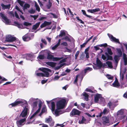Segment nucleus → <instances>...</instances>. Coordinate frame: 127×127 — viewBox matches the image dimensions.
I'll use <instances>...</instances> for the list:
<instances>
[{"mask_svg": "<svg viewBox=\"0 0 127 127\" xmlns=\"http://www.w3.org/2000/svg\"><path fill=\"white\" fill-rule=\"evenodd\" d=\"M53 100L57 101L56 103L57 109L55 110V103L51 101H46L49 107L51 110L53 114L56 116H57L64 113V112L63 111L59 110L63 108L66 104V100L65 99L58 97L54 99Z\"/></svg>", "mask_w": 127, "mask_h": 127, "instance_id": "f257e3e1", "label": "nucleus"}, {"mask_svg": "<svg viewBox=\"0 0 127 127\" xmlns=\"http://www.w3.org/2000/svg\"><path fill=\"white\" fill-rule=\"evenodd\" d=\"M39 69L43 71L44 73H36V75L38 76H45L47 77L49 76V72H51L50 69L46 68H40Z\"/></svg>", "mask_w": 127, "mask_h": 127, "instance_id": "f03ea898", "label": "nucleus"}, {"mask_svg": "<svg viewBox=\"0 0 127 127\" xmlns=\"http://www.w3.org/2000/svg\"><path fill=\"white\" fill-rule=\"evenodd\" d=\"M27 102L26 101L21 99H18L14 102L9 105V106L10 107L13 106H15L17 105L20 104L21 105L27 104Z\"/></svg>", "mask_w": 127, "mask_h": 127, "instance_id": "7ed1b4c3", "label": "nucleus"}, {"mask_svg": "<svg viewBox=\"0 0 127 127\" xmlns=\"http://www.w3.org/2000/svg\"><path fill=\"white\" fill-rule=\"evenodd\" d=\"M37 102H38V110L36 111L33 115H32L31 117L30 118L28 119V120H29V121L28 122V124H29L30 123H32V122L30 121L32 119H33V120H34V119H33V117L34 116L36 115L40 111L41 108V106L42 104V101H41L39 99H38Z\"/></svg>", "mask_w": 127, "mask_h": 127, "instance_id": "20e7f679", "label": "nucleus"}, {"mask_svg": "<svg viewBox=\"0 0 127 127\" xmlns=\"http://www.w3.org/2000/svg\"><path fill=\"white\" fill-rule=\"evenodd\" d=\"M110 117L109 116L103 117L102 119L103 124L106 125H109L110 124Z\"/></svg>", "mask_w": 127, "mask_h": 127, "instance_id": "39448f33", "label": "nucleus"}, {"mask_svg": "<svg viewBox=\"0 0 127 127\" xmlns=\"http://www.w3.org/2000/svg\"><path fill=\"white\" fill-rule=\"evenodd\" d=\"M47 59L50 60L57 61L60 60L61 58H60L54 57L53 56L49 53H48L47 56Z\"/></svg>", "mask_w": 127, "mask_h": 127, "instance_id": "423d86ee", "label": "nucleus"}, {"mask_svg": "<svg viewBox=\"0 0 127 127\" xmlns=\"http://www.w3.org/2000/svg\"><path fill=\"white\" fill-rule=\"evenodd\" d=\"M66 59L64 58L60 61L59 64L60 65L57 66L55 67V69L56 70H58L61 67L65 65L64 62L66 61Z\"/></svg>", "mask_w": 127, "mask_h": 127, "instance_id": "0eeeda50", "label": "nucleus"}, {"mask_svg": "<svg viewBox=\"0 0 127 127\" xmlns=\"http://www.w3.org/2000/svg\"><path fill=\"white\" fill-rule=\"evenodd\" d=\"M0 15L3 19L4 22L7 25H9L11 23L10 21L2 13H0Z\"/></svg>", "mask_w": 127, "mask_h": 127, "instance_id": "6e6552de", "label": "nucleus"}, {"mask_svg": "<svg viewBox=\"0 0 127 127\" xmlns=\"http://www.w3.org/2000/svg\"><path fill=\"white\" fill-rule=\"evenodd\" d=\"M51 22L45 21L40 25V27L41 28H42L46 26H48V27L47 28V29H50L52 27L51 25Z\"/></svg>", "mask_w": 127, "mask_h": 127, "instance_id": "1a4fd4ad", "label": "nucleus"}, {"mask_svg": "<svg viewBox=\"0 0 127 127\" xmlns=\"http://www.w3.org/2000/svg\"><path fill=\"white\" fill-rule=\"evenodd\" d=\"M80 113V112L78 110L74 108L70 112V115L71 116L76 115H79Z\"/></svg>", "mask_w": 127, "mask_h": 127, "instance_id": "9d476101", "label": "nucleus"}, {"mask_svg": "<svg viewBox=\"0 0 127 127\" xmlns=\"http://www.w3.org/2000/svg\"><path fill=\"white\" fill-rule=\"evenodd\" d=\"M16 40V38L15 37H13L10 35H9L6 36V40L8 42H12Z\"/></svg>", "mask_w": 127, "mask_h": 127, "instance_id": "9b49d317", "label": "nucleus"}, {"mask_svg": "<svg viewBox=\"0 0 127 127\" xmlns=\"http://www.w3.org/2000/svg\"><path fill=\"white\" fill-rule=\"evenodd\" d=\"M28 111V107L26 106L24 109L20 114V117H25L27 115Z\"/></svg>", "mask_w": 127, "mask_h": 127, "instance_id": "f8f14e48", "label": "nucleus"}, {"mask_svg": "<svg viewBox=\"0 0 127 127\" xmlns=\"http://www.w3.org/2000/svg\"><path fill=\"white\" fill-rule=\"evenodd\" d=\"M25 118H24L17 121L16 122L17 126L18 127H21L25 124V122L26 121Z\"/></svg>", "mask_w": 127, "mask_h": 127, "instance_id": "ddd939ff", "label": "nucleus"}, {"mask_svg": "<svg viewBox=\"0 0 127 127\" xmlns=\"http://www.w3.org/2000/svg\"><path fill=\"white\" fill-rule=\"evenodd\" d=\"M107 35L111 41L116 43H120L118 39H116V38L113 37L112 35L109 33H108Z\"/></svg>", "mask_w": 127, "mask_h": 127, "instance_id": "4468645a", "label": "nucleus"}, {"mask_svg": "<svg viewBox=\"0 0 127 127\" xmlns=\"http://www.w3.org/2000/svg\"><path fill=\"white\" fill-rule=\"evenodd\" d=\"M116 105L114 102L110 101L108 103L107 106L111 110H113L114 108L116 106Z\"/></svg>", "mask_w": 127, "mask_h": 127, "instance_id": "2eb2a0df", "label": "nucleus"}, {"mask_svg": "<svg viewBox=\"0 0 127 127\" xmlns=\"http://www.w3.org/2000/svg\"><path fill=\"white\" fill-rule=\"evenodd\" d=\"M101 97V95L97 94L95 95L94 101L95 102H98L99 99Z\"/></svg>", "mask_w": 127, "mask_h": 127, "instance_id": "dca6fc26", "label": "nucleus"}, {"mask_svg": "<svg viewBox=\"0 0 127 127\" xmlns=\"http://www.w3.org/2000/svg\"><path fill=\"white\" fill-rule=\"evenodd\" d=\"M88 122H89L87 121L86 120V119L83 116L82 117V120H81L79 121V123L80 124H86L88 123Z\"/></svg>", "mask_w": 127, "mask_h": 127, "instance_id": "f3484780", "label": "nucleus"}, {"mask_svg": "<svg viewBox=\"0 0 127 127\" xmlns=\"http://www.w3.org/2000/svg\"><path fill=\"white\" fill-rule=\"evenodd\" d=\"M3 9H9L11 6L10 4H8L7 5H5L3 3H2L1 5Z\"/></svg>", "mask_w": 127, "mask_h": 127, "instance_id": "a211bd4d", "label": "nucleus"}, {"mask_svg": "<svg viewBox=\"0 0 127 127\" xmlns=\"http://www.w3.org/2000/svg\"><path fill=\"white\" fill-rule=\"evenodd\" d=\"M107 45V44L106 43H105L104 44H101L98 45H97L96 46H94V48L96 50H97L99 49V46H104V47H106Z\"/></svg>", "mask_w": 127, "mask_h": 127, "instance_id": "6ab92c4d", "label": "nucleus"}, {"mask_svg": "<svg viewBox=\"0 0 127 127\" xmlns=\"http://www.w3.org/2000/svg\"><path fill=\"white\" fill-rule=\"evenodd\" d=\"M100 10V9L98 8H96L93 9H89L88 11L92 13H94L96 12H98Z\"/></svg>", "mask_w": 127, "mask_h": 127, "instance_id": "aec40b11", "label": "nucleus"}, {"mask_svg": "<svg viewBox=\"0 0 127 127\" xmlns=\"http://www.w3.org/2000/svg\"><path fill=\"white\" fill-rule=\"evenodd\" d=\"M126 112V110L122 109L118 111L117 114L118 115H123Z\"/></svg>", "mask_w": 127, "mask_h": 127, "instance_id": "412c9836", "label": "nucleus"}, {"mask_svg": "<svg viewBox=\"0 0 127 127\" xmlns=\"http://www.w3.org/2000/svg\"><path fill=\"white\" fill-rule=\"evenodd\" d=\"M96 64L97 65L98 67L99 68H100L102 66V64L101 62L98 59V58H97L96 60Z\"/></svg>", "mask_w": 127, "mask_h": 127, "instance_id": "4be33fe9", "label": "nucleus"}, {"mask_svg": "<svg viewBox=\"0 0 127 127\" xmlns=\"http://www.w3.org/2000/svg\"><path fill=\"white\" fill-rule=\"evenodd\" d=\"M36 115L34 116V117H33V119H34V120H33V119H32V120H31L30 121H31L32 122V123H29V124H28V122L29 121V120H28V119H29L31 117H31H29L28 118V122H27L26 123V124H31L32 123H33V124H38L39 123V121H36L35 122H34V121L35 120V119H34V117Z\"/></svg>", "mask_w": 127, "mask_h": 127, "instance_id": "5701e85b", "label": "nucleus"}, {"mask_svg": "<svg viewBox=\"0 0 127 127\" xmlns=\"http://www.w3.org/2000/svg\"><path fill=\"white\" fill-rule=\"evenodd\" d=\"M123 58L124 61V64L125 65H126L127 64V55L124 53L123 54Z\"/></svg>", "mask_w": 127, "mask_h": 127, "instance_id": "b1692460", "label": "nucleus"}, {"mask_svg": "<svg viewBox=\"0 0 127 127\" xmlns=\"http://www.w3.org/2000/svg\"><path fill=\"white\" fill-rule=\"evenodd\" d=\"M16 9H17L20 12V13H19V14L20 15V17L22 18L24 20V17L22 15V14H23V13L22 11V10H21L20 8H19L17 6L16 7Z\"/></svg>", "mask_w": 127, "mask_h": 127, "instance_id": "393cba45", "label": "nucleus"}, {"mask_svg": "<svg viewBox=\"0 0 127 127\" xmlns=\"http://www.w3.org/2000/svg\"><path fill=\"white\" fill-rule=\"evenodd\" d=\"M46 64L52 67H54L56 65V63L52 62H47Z\"/></svg>", "mask_w": 127, "mask_h": 127, "instance_id": "a878e982", "label": "nucleus"}, {"mask_svg": "<svg viewBox=\"0 0 127 127\" xmlns=\"http://www.w3.org/2000/svg\"><path fill=\"white\" fill-rule=\"evenodd\" d=\"M117 54V56L121 57L122 55V52L121 50L119 48H117L116 49Z\"/></svg>", "mask_w": 127, "mask_h": 127, "instance_id": "bb28decb", "label": "nucleus"}, {"mask_svg": "<svg viewBox=\"0 0 127 127\" xmlns=\"http://www.w3.org/2000/svg\"><path fill=\"white\" fill-rule=\"evenodd\" d=\"M32 55L30 54H27L23 55L24 58H26L27 60H29L30 58L31 57Z\"/></svg>", "mask_w": 127, "mask_h": 127, "instance_id": "cd10ccee", "label": "nucleus"}, {"mask_svg": "<svg viewBox=\"0 0 127 127\" xmlns=\"http://www.w3.org/2000/svg\"><path fill=\"white\" fill-rule=\"evenodd\" d=\"M40 22H38L36 23L35 25H34L32 27V29L35 30L39 27L40 24Z\"/></svg>", "mask_w": 127, "mask_h": 127, "instance_id": "c85d7f7f", "label": "nucleus"}, {"mask_svg": "<svg viewBox=\"0 0 127 127\" xmlns=\"http://www.w3.org/2000/svg\"><path fill=\"white\" fill-rule=\"evenodd\" d=\"M83 95L84 96V99L86 101H87L88 100L89 95L86 93L84 92Z\"/></svg>", "mask_w": 127, "mask_h": 127, "instance_id": "c756f323", "label": "nucleus"}, {"mask_svg": "<svg viewBox=\"0 0 127 127\" xmlns=\"http://www.w3.org/2000/svg\"><path fill=\"white\" fill-rule=\"evenodd\" d=\"M30 5L27 3H25L23 6V9L24 10L25 9H27L28 8H30Z\"/></svg>", "mask_w": 127, "mask_h": 127, "instance_id": "7c9ffc66", "label": "nucleus"}, {"mask_svg": "<svg viewBox=\"0 0 127 127\" xmlns=\"http://www.w3.org/2000/svg\"><path fill=\"white\" fill-rule=\"evenodd\" d=\"M112 85L114 87H117L119 86V84L118 80H116L112 84Z\"/></svg>", "mask_w": 127, "mask_h": 127, "instance_id": "2f4dec72", "label": "nucleus"}, {"mask_svg": "<svg viewBox=\"0 0 127 127\" xmlns=\"http://www.w3.org/2000/svg\"><path fill=\"white\" fill-rule=\"evenodd\" d=\"M89 49V48H87L85 49V51L86 54V57L87 58H89V53L88 52Z\"/></svg>", "mask_w": 127, "mask_h": 127, "instance_id": "473e14b6", "label": "nucleus"}, {"mask_svg": "<svg viewBox=\"0 0 127 127\" xmlns=\"http://www.w3.org/2000/svg\"><path fill=\"white\" fill-rule=\"evenodd\" d=\"M120 57H119V56L116 55H115L114 57V59L115 60V61L116 62V63H117L120 60Z\"/></svg>", "mask_w": 127, "mask_h": 127, "instance_id": "72a5a7b5", "label": "nucleus"}, {"mask_svg": "<svg viewBox=\"0 0 127 127\" xmlns=\"http://www.w3.org/2000/svg\"><path fill=\"white\" fill-rule=\"evenodd\" d=\"M52 119V117L51 116H49L48 118H46L45 122L46 123H49Z\"/></svg>", "mask_w": 127, "mask_h": 127, "instance_id": "f704fd0d", "label": "nucleus"}, {"mask_svg": "<svg viewBox=\"0 0 127 127\" xmlns=\"http://www.w3.org/2000/svg\"><path fill=\"white\" fill-rule=\"evenodd\" d=\"M23 39L24 41H28L30 39V38L29 37H28L26 35L23 36Z\"/></svg>", "mask_w": 127, "mask_h": 127, "instance_id": "c9c22d12", "label": "nucleus"}, {"mask_svg": "<svg viewBox=\"0 0 127 127\" xmlns=\"http://www.w3.org/2000/svg\"><path fill=\"white\" fill-rule=\"evenodd\" d=\"M35 7L36 10H37L38 12L40 11V8L39 5L36 2H35Z\"/></svg>", "mask_w": 127, "mask_h": 127, "instance_id": "e433bc0d", "label": "nucleus"}, {"mask_svg": "<svg viewBox=\"0 0 127 127\" xmlns=\"http://www.w3.org/2000/svg\"><path fill=\"white\" fill-rule=\"evenodd\" d=\"M17 1L21 6H23V5L25 3L24 2L21 1V0H17Z\"/></svg>", "mask_w": 127, "mask_h": 127, "instance_id": "4c0bfd02", "label": "nucleus"}, {"mask_svg": "<svg viewBox=\"0 0 127 127\" xmlns=\"http://www.w3.org/2000/svg\"><path fill=\"white\" fill-rule=\"evenodd\" d=\"M93 69L92 68L89 67H88L87 68H85L84 70V72L85 73H86L88 71H90L91 70H92Z\"/></svg>", "mask_w": 127, "mask_h": 127, "instance_id": "58836bf2", "label": "nucleus"}, {"mask_svg": "<svg viewBox=\"0 0 127 127\" xmlns=\"http://www.w3.org/2000/svg\"><path fill=\"white\" fill-rule=\"evenodd\" d=\"M15 24L16 26L18 28H22L23 26L22 24H20L17 22H15Z\"/></svg>", "mask_w": 127, "mask_h": 127, "instance_id": "ea45409f", "label": "nucleus"}, {"mask_svg": "<svg viewBox=\"0 0 127 127\" xmlns=\"http://www.w3.org/2000/svg\"><path fill=\"white\" fill-rule=\"evenodd\" d=\"M106 63L109 67L110 68H112V63L111 62L107 61L106 62Z\"/></svg>", "mask_w": 127, "mask_h": 127, "instance_id": "a19ab883", "label": "nucleus"}, {"mask_svg": "<svg viewBox=\"0 0 127 127\" xmlns=\"http://www.w3.org/2000/svg\"><path fill=\"white\" fill-rule=\"evenodd\" d=\"M109 111V110L106 108H105L104 109L103 112H102L103 114H106L108 113Z\"/></svg>", "mask_w": 127, "mask_h": 127, "instance_id": "79ce46f5", "label": "nucleus"}, {"mask_svg": "<svg viewBox=\"0 0 127 127\" xmlns=\"http://www.w3.org/2000/svg\"><path fill=\"white\" fill-rule=\"evenodd\" d=\"M67 13L69 15H70L72 16H73V15L70 9L69 8L67 10Z\"/></svg>", "mask_w": 127, "mask_h": 127, "instance_id": "37998d69", "label": "nucleus"}, {"mask_svg": "<svg viewBox=\"0 0 127 127\" xmlns=\"http://www.w3.org/2000/svg\"><path fill=\"white\" fill-rule=\"evenodd\" d=\"M101 58L105 61H107V55L105 56L104 54H102L101 56Z\"/></svg>", "mask_w": 127, "mask_h": 127, "instance_id": "c03bdc74", "label": "nucleus"}, {"mask_svg": "<svg viewBox=\"0 0 127 127\" xmlns=\"http://www.w3.org/2000/svg\"><path fill=\"white\" fill-rule=\"evenodd\" d=\"M52 5V3L50 0H49L48 4L47 5V8L48 9H50Z\"/></svg>", "mask_w": 127, "mask_h": 127, "instance_id": "a18cd8bd", "label": "nucleus"}, {"mask_svg": "<svg viewBox=\"0 0 127 127\" xmlns=\"http://www.w3.org/2000/svg\"><path fill=\"white\" fill-rule=\"evenodd\" d=\"M65 32L64 31H61L59 35L60 36H65Z\"/></svg>", "mask_w": 127, "mask_h": 127, "instance_id": "49530a36", "label": "nucleus"}, {"mask_svg": "<svg viewBox=\"0 0 127 127\" xmlns=\"http://www.w3.org/2000/svg\"><path fill=\"white\" fill-rule=\"evenodd\" d=\"M107 51L108 53L110 55H112L113 54V53L112 52L111 49L108 48L107 49Z\"/></svg>", "mask_w": 127, "mask_h": 127, "instance_id": "de8ad7c7", "label": "nucleus"}, {"mask_svg": "<svg viewBox=\"0 0 127 127\" xmlns=\"http://www.w3.org/2000/svg\"><path fill=\"white\" fill-rule=\"evenodd\" d=\"M50 15H52L53 18H58L57 16L55 14H54L52 13H49Z\"/></svg>", "mask_w": 127, "mask_h": 127, "instance_id": "09e8293b", "label": "nucleus"}, {"mask_svg": "<svg viewBox=\"0 0 127 127\" xmlns=\"http://www.w3.org/2000/svg\"><path fill=\"white\" fill-rule=\"evenodd\" d=\"M49 124L50 126H54V122L52 119L50 122L49 123Z\"/></svg>", "mask_w": 127, "mask_h": 127, "instance_id": "8fccbe9b", "label": "nucleus"}, {"mask_svg": "<svg viewBox=\"0 0 127 127\" xmlns=\"http://www.w3.org/2000/svg\"><path fill=\"white\" fill-rule=\"evenodd\" d=\"M31 14H33L35 12V10L33 9H31L28 11Z\"/></svg>", "mask_w": 127, "mask_h": 127, "instance_id": "3c124183", "label": "nucleus"}, {"mask_svg": "<svg viewBox=\"0 0 127 127\" xmlns=\"http://www.w3.org/2000/svg\"><path fill=\"white\" fill-rule=\"evenodd\" d=\"M106 77L108 79L111 80H112L113 78V76H111L108 74L106 75Z\"/></svg>", "mask_w": 127, "mask_h": 127, "instance_id": "603ef678", "label": "nucleus"}, {"mask_svg": "<svg viewBox=\"0 0 127 127\" xmlns=\"http://www.w3.org/2000/svg\"><path fill=\"white\" fill-rule=\"evenodd\" d=\"M59 45L57 44L54 46H51V47H52V49L53 50H55Z\"/></svg>", "mask_w": 127, "mask_h": 127, "instance_id": "864d4df0", "label": "nucleus"}, {"mask_svg": "<svg viewBox=\"0 0 127 127\" xmlns=\"http://www.w3.org/2000/svg\"><path fill=\"white\" fill-rule=\"evenodd\" d=\"M46 110V108L45 106H44L42 108L41 113H43L45 112Z\"/></svg>", "mask_w": 127, "mask_h": 127, "instance_id": "5fc2aeb1", "label": "nucleus"}, {"mask_svg": "<svg viewBox=\"0 0 127 127\" xmlns=\"http://www.w3.org/2000/svg\"><path fill=\"white\" fill-rule=\"evenodd\" d=\"M76 18L77 19V20H78L80 22V23L83 24H84V22L81 19H80L78 17H76Z\"/></svg>", "mask_w": 127, "mask_h": 127, "instance_id": "6e6d98bb", "label": "nucleus"}, {"mask_svg": "<svg viewBox=\"0 0 127 127\" xmlns=\"http://www.w3.org/2000/svg\"><path fill=\"white\" fill-rule=\"evenodd\" d=\"M76 18L77 19V20H78L80 22V23L83 24H84V22L81 19H80L78 17H76Z\"/></svg>", "mask_w": 127, "mask_h": 127, "instance_id": "4d7b16f0", "label": "nucleus"}, {"mask_svg": "<svg viewBox=\"0 0 127 127\" xmlns=\"http://www.w3.org/2000/svg\"><path fill=\"white\" fill-rule=\"evenodd\" d=\"M78 75L76 76V77L74 80V83L75 84H77V79H78Z\"/></svg>", "mask_w": 127, "mask_h": 127, "instance_id": "13d9d810", "label": "nucleus"}, {"mask_svg": "<svg viewBox=\"0 0 127 127\" xmlns=\"http://www.w3.org/2000/svg\"><path fill=\"white\" fill-rule=\"evenodd\" d=\"M38 58L40 59H43L44 58V56L43 55H39L38 57Z\"/></svg>", "mask_w": 127, "mask_h": 127, "instance_id": "bf43d9fd", "label": "nucleus"}, {"mask_svg": "<svg viewBox=\"0 0 127 127\" xmlns=\"http://www.w3.org/2000/svg\"><path fill=\"white\" fill-rule=\"evenodd\" d=\"M120 80H123L124 79V74H121V72L120 73Z\"/></svg>", "mask_w": 127, "mask_h": 127, "instance_id": "052dcab7", "label": "nucleus"}, {"mask_svg": "<svg viewBox=\"0 0 127 127\" xmlns=\"http://www.w3.org/2000/svg\"><path fill=\"white\" fill-rule=\"evenodd\" d=\"M38 99V98L36 99L33 98H31L30 99V101L31 102H32L35 101L36 100Z\"/></svg>", "mask_w": 127, "mask_h": 127, "instance_id": "680f3d73", "label": "nucleus"}, {"mask_svg": "<svg viewBox=\"0 0 127 127\" xmlns=\"http://www.w3.org/2000/svg\"><path fill=\"white\" fill-rule=\"evenodd\" d=\"M86 91L87 92H89L91 93H93L94 92L92 90L89 88H87L86 89Z\"/></svg>", "mask_w": 127, "mask_h": 127, "instance_id": "e2e57ef3", "label": "nucleus"}, {"mask_svg": "<svg viewBox=\"0 0 127 127\" xmlns=\"http://www.w3.org/2000/svg\"><path fill=\"white\" fill-rule=\"evenodd\" d=\"M41 40V42L43 43L45 45H46L47 44V42L45 39H42Z\"/></svg>", "mask_w": 127, "mask_h": 127, "instance_id": "0e129e2a", "label": "nucleus"}, {"mask_svg": "<svg viewBox=\"0 0 127 127\" xmlns=\"http://www.w3.org/2000/svg\"><path fill=\"white\" fill-rule=\"evenodd\" d=\"M87 42V41L86 42H85L84 43L82 44L81 45H80V47L81 48H82L85 47V45H86V43Z\"/></svg>", "mask_w": 127, "mask_h": 127, "instance_id": "69168bd1", "label": "nucleus"}, {"mask_svg": "<svg viewBox=\"0 0 127 127\" xmlns=\"http://www.w3.org/2000/svg\"><path fill=\"white\" fill-rule=\"evenodd\" d=\"M100 101L101 103L103 102L104 101V99L102 97V95H101V97H100Z\"/></svg>", "mask_w": 127, "mask_h": 127, "instance_id": "338daca9", "label": "nucleus"}, {"mask_svg": "<svg viewBox=\"0 0 127 127\" xmlns=\"http://www.w3.org/2000/svg\"><path fill=\"white\" fill-rule=\"evenodd\" d=\"M61 45H63L64 46H68V44L67 43L65 42H63L61 43Z\"/></svg>", "mask_w": 127, "mask_h": 127, "instance_id": "774afa93", "label": "nucleus"}]
</instances>
